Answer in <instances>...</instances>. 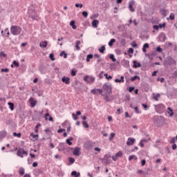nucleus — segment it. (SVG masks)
I'll list each match as a JSON object with an SVG mask.
<instances>
[{"label":"nucleus","mask_w":177,"mask_h":177,"mask_svg":"<svg viewBox=\"0 0 177 177\" xmlns=\"http://www.w3.org/2000/svg\"><path fill=\"white\" fill-rule=\"evenodd\" d=\"M174 64H176V61L171 56L167 57L163 63L165 67H168V66H172Z\"/></svg>","instance_id":"obj_1"},{"label":"nucleus","mask_w":177,"mask_h":177,"mask_svg":"<svg viewBox=\"0 0 177 177\" xmlns=\"http://www.w3.org/2000/svg\"><path fill=\"white\" fill-rule=\"evenodd\" d=\"M10 32L12 35H20V34H21V27L19 26H12Z\"/></svg>","instance_id":"obj_2"},{"label":"nucleus","mask_w":177,"mask_h":177,"mask_svg":"<svg viewBox=\"0 0 177 177\" xmlns=\"http://www.w3.org/2000/svg\"><path fill=\"white\" fill-rule=\"evenodd\" d=\"M17 156H18V157H21V158H23V157H27V156H28V152L24 150V149L19 148L17 149Z\"/></svg>","instance_id":"obj_3"},{"label":"nucleus","mask_w":177,"mask_h":177,"mask_svg":"<svg viewBox=\"0 0 177 177\" xmlns=\"http://www.w3.org/2000/svg\"><path fill=\"white\" fill-rule=\"evenodd\" d=\"M101 160L104 165L111 164V156L110 154H105L104 158Z\"/></svg>","instance_id":"obj_4"},{"label":"nucleus","mask_w":177,"mask_h":177,"mask_svg":"<svg viewBox=\"0 0 177 177\" xmlns=\"http://www.w3.org/2000/svg\"><path fill=\"white\" fill-rule=\"evenodd\" d=\"M103 91H105V92L110 96L111 93H113V88L111 86L107 84V83H105L102 86Z\"/></svg>","instance_id":"obj_5"},{"label":"nucleus","mask_w":177,"mask_h":177,"mask_svg":"<svg viewBox=\"0 0 177 177\" xmlns=\"http://www.w3.org/2000/svg\"><path fill=\"white\" fill-rule=\"evenodd\" d=\"M83 80L85 83L92 85V84L95 82V78L86 75L84 77Z\"/></svg>","instance_id":"obj_6"},{"label":"nucleus","mask_w":177,"mask_h":177,"mask_svg":"<svg viewBox=\"0 0 177 177\" xmlns=\"http://www.w3.org/2000/svg\"><path fill=\"white\" fill-rule=\"evenodd\" d=\"M155 110L157 113L161 114L165 111V105L163 104H158L155 106Z\"/></svg>","instance_id":"obj_7"},{"label":"nucleus","mask_w":177,"mask_h":177,"mask_svg":"<svg viewBox=\"0 0 177 177\" xmlns=\"http://www.w3.org/2000/svg\"><path fill=\"white\" fill-rule=\"evenodd\" d=\"M95 142L92 140L86 141L84 143V147L85 149H87L88 150L92 149L93 147H95Z\"/></svg>","instance_id":"obj_8"},{"label":"nucleus","mask_w":177,"mask_h":177,"mask_svg":"<svg viewBox=\"0 0 177 177\" xmlns=\"http://www.w3.org/2000/svg\"><path fill=\"white\" fill-rule=\"evenodd\" d=\"M29 17L32 19V20H38V15H37V12H35V10H29Z\"/></svg>","instance_id":"obj_9"},{"label":"nucleus","mask_w":177,"mask_h":177,"mask_svg":"<svg viewBox=\"0 0 177 177\" xmlns=\"http://www.w3.org/2000/svg\"><path fill=\"white\" fill-rule=\"evenodd\" d=\"M159 42H165L167 39V35L164 32H161L158 36Z\"/></svg>","instance_id":"obj_10"},{"label":"nucleus","mask_w":177,"mask_h":177,"mask_svg":"<svg viewBox=\"0 0 177 177\" xmlns=\"http://www.w3.org/2000/svg\"><path fill=\"white\" fill-rule=\"evenodd\" d=\"M134 5H135V1L131 0L129 2V9L130 12H135V8H133Z\"/></svg>","instance_id":"obj_11"},{"label":"nucleus","mask_w":177,"mask_h":177,"mask_svg":"<svg viewBox=\"0 0 177 177\" xmlns=\"http://www.w3.org/2000/svg\"><path fill=\"white\" fill-rule=\"evenodd\" d=\"M135 142H136L135 138H129L127 142V146H132L134 145Z\"/></svg>","instance_id":"obj_12"},{"label":"nucleus","mask_w":177,"mask_h":177,"mask_svg":"<svg viewBox=\"0 0 177 177\" xmlns=\"http://www.w3.org/2000/svg\"><path fill=\"white\" fill-rule=\"evenodd\" d=\"M64 145V142L59 143V146L57 147L59 151H64V150L66 149Z\"/></svg>","instance_id":"obj_13"},{"label":"nucleus","mask_w":177,"mask_h":177,"mask_svg":"<svg viewBox=\"0 0 177 177\" xmlns=\"http://www.w3.org/2000/svg\"><path fill=\"white\" fill-rule=\"evenodd\" d=\"M29 103L30 104L31 107H35V106H37V100H34V97H32L29 99Z\"/></svg>","instance_id":"obj_14"},{"label":"nucleus","mask_w":177,"mask_h":177,"mask_svg":"<svg viewBox=\"0 0 177 177\" xmlns=\"http://www.w3.org/2000/svg\"><path fill=\"white\" fill-rule=\"evenodd\" d=\"M133 68H139L142 67V64L138 62L136 60L133 61Z\"/></svg>","instance_id":"obj_15"},{"label":"nucleus","mask_w":177,"mask_h":177,"mask_svg":"<svg viewBox=\"0 0 177 177\" xmlns=\"http://www.w3.org/2000/svg\"><path fill=\"white\" fill-rule=\"evenodd\" d=\"M62 81L66 85L70 84V77H66V76L62 77Z\"/></svg>","instance_id":"obj_16"},{"label":"nucleus","mask_w":177,"mask_h":177,"mask_svg":"<svg viewBox=\"0 0 177 177\" xmlns=\"http://www.w3.org/2000/svg\"><path fill=\"white\" fill-rule=\"evenodd\" d=\"M150 48V46L149 45V43H145L144 45H143V47H142V52L144 53H146V52H147V49H149Z\"/></svg>","instance_id":"obj_17"},{"label":"nucleus","mask_w":177,"mask_h":177,"mask_svg":"<svg viewBox=\"0 0 177 177\" xmlns=\"http://www.w3.org/2000/svg\"><path fill=\"white\" fill-rule=\"evenodd\" d=\"M80 150H81L80 147H75L73 151V154L74 156H80Z\"/></svg>","instance_id":"obj_18"},{"label":"nucleus","mask_w":177,"mask_h":177,"mask_svg":"<svg viewBox=\"0 0 177 177\" xmlns=\"http://www.w3.org/2000/svg\"><path fill=\"white\" fill-rule=\"evenodd\" d=\"M91 24L94 28H97V26H99V20L93 19Z\"/></svg>","instance_id":"obj_19"},{"label":"nucleus","mask_w":177,"mask_h":177,"mask_svg":"<svg viewBox=\"0 0 177 177\" xmlns=\"http://www.w3.org/2000/svg\"><path fill=\"white\" fill-rule=\"evenodd\" d=\"M39 71H40L41 74H46V68L44 66L39 67Z\"/></svg>","instance_id":"obj_20"},{"label":"nucleus","mask_w":177,"mask_h":177,"mask_svg":"<svg viewBox=\"0 0 177 177\" xmlns=\"http://www.w3.org/2000/svg\"><path fill=\"white\" fill-rule=\"evenodd\" d=\"M124 82H125V80H124V76H121L120 79H115V82L119 83V84L124 83Z\"/></svg>","instance_id":"obj_21"},{"label":"nucleus","mask_w":177,"mask_h":177,"mask_svg":"<svg viewBox=\"0 0 177 177\" xmlns=\"http://www.w3.org/2000/svg\"><path fill=\"white\" fill-rule=\"evenodd\" d=\"M80 45H81V41L77 40L75 46L76 48V50H81V47H80Z\"/></svg>","instance_id":"obj_22"},{"label":"nucleus","mask_w":177,"mask_h":177,"mask_svg":"<svg viewBox=\"0 0 177 177\" xmlns=\"http://www.w3.org/2000/svg\"><path fill=\"white\" fill-rule=\"evenodd\" d=\"M71 176L80 177L81 174L80 172H77V171H73L71 172Z\"/></svg>","instance_id":"obj_23"},{"label":"nucleus","mask_w":177,"mask_h":177,"mask_svg":"<svg viewBox=\"0 0 177 177\" xmlns=\"http://www.w3.org/2000/svg\"><path fill=\"white\" fill-rule=\"evenodd\" d=\"M71 140H74V138L70 137L69 138L66 139V143H67L68 146H71L73 145V142H71Z\"/></svg>","instance_id":"obj_24"},{"label":"nucleus","mask_w":177,"mask_h":177,"mask_svg":"<svg viewBox=\"0 0 177 177\" xmlns=\"http://www.w3.org/2000/svg\"><path fill=\"white\" fill-rule=\"evenodd\" d=\"M34 172L37 174V175H39L41 174H43L44 170L42 169V168L40 169H35L34 170Z\"/></svg>","instance_id":"obj_25"},{"label":"nucleus","mask_w":177,"mask_h":177,"mask_svg":"<svg viewBox=\"0 0 177 177\" xmlns=\"http://www.w3.org/2000/svg\"><path fill=\"white\" fill-rule=\"evenodd\" d=\"M40 48H46L48 46V41H44L39 43Z\"/></svg>","instance_id":"obj_26"},{"label":"nucleus","mask_w":177,"mask_h":177,"mask_svg":"<svg viewBox=\"0 0 177 177\" xmlns=\"http://www.w3.org/2000/svg\"><path fill=\"white\" fill-rule=\"evenodd\" d=\"M70 26L73 30H77V26H75V21L73 20L70 22Z\"/></svg>","instance_id":"obj_27"},{"label":"nucleus","mask_w":177,"mask_h":177,"mask_svg":"<svg viewBox=\"0 0 177 177\" xmlns=\"http://www.w3.org/2000/svg\"><path fill=\"white\" fill-rule=\"evenodd\" d=\"M136 80H138V81H140V77H139L138 75H135V76L131 77V79H130L131 82H133V81H136Z\"/></svg>","instance_id":"obj_28"},{"label":"nucleus","mask_w":177,"mask_h":177,"mask_svg":"<svg viewBox=\"0 0 177 177\" xmlns=\"http://www.w3.org/2000/svg\"><path fill=\"white\" fill-rule=\"evenodd\" d=\"M8 104L11 111H13V110H15V104L11 102H9Z\"/></svg>","instance_id":"obj_29"},{"label":"nucleus","mask_w":177,"mask_h":177,"mask_svg":"<svg viewBox=\"0 0 177 177\" xmlns=\"http://www.w3.org/2000/svg\"><path fill=\"white\" fill-rule=\"evenodd\" d=\"M38 134H34V133H30V138H32L34 139L33 140H38Z\"/></svg>","instance_id":"obj_30"},{"label":"nucleus","mask_w":177,"mask_h":177,"mask_svg":"<svg viewBox=\"0 0 177 177\" xmlns=\"http://www.w3.org/2000/svg\"><path fill=\"white\" fill-rule=\"evenodd\" d=\"M167 110H169V111H167V113H168V114H169V116L172 117L174 115V111L172 110V108L168 107Z\"/></svg>","instance_id":"obj_31"},{"label":"nucleus","mask_w":177,"mask_h":177,"mask_svg":"<svg viewBox=\"0 0 177 177\" xmlns=\"http://www.w3.org/2000/svg\"><path fill=\"white\" fill-rule=\"evenodd\" d=\"M146 142H147V140H146V139L141 140L140 143H139L140 147H145V144L144 143Z\"/></svg>","instance_id":"obj_32"},{"label":"nucleus","mask_w":177,"mask_h":177,"mask_svg":"<svg viewBox=\"0 0 177 177\" xmlns=\"http://www.w3.org/2000/svg\"><path fill=\"white\" fill-rule=\"evenodd\" d=\"M91 59H93V55H92V54H88V55H87V56H86V62H91Z\"/></svg>","instance_id":"obj_33"},{"label":"nucleus","mask_w":177,"mask_h":177,"mask_svg":"<svg viewBox=\"0 0 177 177\" xmlns=\"http://www.w3.org/2000/svg\"><path fill=\"white\" fill-rule=\"evenodd\" d=\"M99 52L100 53H104V50H106V46H102L99 49Z\"/></svg>","instance_id":"obj_34"},{"label":"nucleus","mask_w":177,"mask_h":177,"mask_svg":"<svg viewBox=\"0 0 177 177\" xmlns=\"http://www.w3.org/2000/svg\"><path fill=\"white\" fill-rule=\"evenodd\" d=\"M68 161H69V165H71L72 164H74V162H75V159H74V158L73 157H69Z\"/></svg>","instance_id":"obj_35"},{"label":"nucleus","mask_w":177,"mask_h":177,"mask_svg":"<svg viewBox=\"0 0 177 177\" xmlns=\"http://www.w3.org/2000/svg\"><path fill=\"white\" fill-rule=\"evenodd\" d=\"M59 56H61V57H64V59H67V53H66V51L60 53Z\"/></svg>","instance_id":"obj_36"},{"label":"nucleus","mask_w":177,"mask_h":177,"mask_svg":"<svg viewBox=\"0 0 177 177\" xmlns=\"http://www.w3.org/2000/svg\"><path fill=\"white\" fill-rule=\"evenodd\" d=\"M5 136H6V131H0V139H3V138H5Z\"/></svg>","instance_id":"obj_37"},{"label":"nucleus","mask_w":177,"mask_h":177,"mask_svg":"<svg viewBox=\"0 0 177 177\" xmlns=\"http://www.w3.org/2000/svg\"><path fill=\"white\" fill-rule=\"evenodd\" d=\"M19 175H21V176H23V175H24V168L23 167L19 168Z\"/></svg>","instance_id":"obj_38"},{"label":"nucleus","mask_w":177,"mask_h":177,"mask_svg":"<svg viewBox=\"0 0 177 177\" xmlns=\"http://www.w3.org/2000/svg\"><path fill=\"white\" fill-rule=\"evenodd\" d=\"M109 59H111V60H112V62H117V59H115L113 54L109 55Z\"/></svg>","instance_id":"obj_39"},{"label":"nucleus","mask_w":177,"mask_h":177,"mask_svg":"<svg viewBox=\"0 0 177 177\" xmlns=\"http://www.w3.org/2000/svg\"><path fill=\"white\" fill-rule=\"evenodd\" d=\"M160 15L163 16V17H167V10H160Z\"/></svg>","instance_id":"obj_40"},{"label":"nucleus","mask_w":177,"mask_h":177,"mask_svg":"<svg viewBox=\"0 0 177 177\" xmlns=\"http://www.w3.org/2000/svg\"><path fill=\"white\" fill-rule=\"evenodd\" d=\"M138 160V158L136 157V156L135 155H131L129 157V161H132V160Z\"/></svg>","instance_id":"obj_41"},{"label":"nucleus","mask_w":177,"mask_h":177,"mask_svg":"<svg viewBox=\"0 0 177 177\" xmlns=\"http://www.w3.org/2000/svg\"><path fill=\"white\" fill-rule=\"evenodd\" d=\"M114 136H115V133H111L109 136V142H111L113 139H114Z\"/></svg>","instance_id":"obj_42"},{"label":"nucleus","mask_w":177,"mask_h":177,"mask_svg":"<svg viewBox=\"0 0 177 177\" xmlns=\"http://www.w3.org/2000/svg\"><path fill=\"white\" fill-rule=\"evenodd\" d=\"M114 42H115V39H111L109 42V46H113Z\"/></svg>","instance_id":"obj_43"},{"label":"nucleus","mask_w":177,"mask_h":177,"mask_svg":"<svg viewBox=\"0 0 177 177\" xmlns=\"http://www.w3.org/2000/svg\"><path fill=\"white\" fill-rule=\"evenodd\" d=\"M158 97H161V95H160V93H158L157 95H154L153 99L156 102H158Z\"/></svg>","instance_id":"obj_44"},{"label":"nucleus","mask_w":177,"mask_h":177,"mask_svg":"<svg viewBox=\"0 0 177 177\" xmlns=\"http://www.w3.org/2000/svg\"><path fill=\"white\" fill-rule=\"evenodd\" d=\"M49 58L50 59V60H52L53 62H55V54L53 53H50L49 55Z\"/></svg>","instance_id":"obj_45"},{"label":"nucleus","mask_w":177,"mask_h":177,"mask_svg":"<svg viewBox=\"0 0 177 177\" xmlns=\"http://www.w3.org/2000/svg\"><path fill=\"white\" fill-rule=\"evenodd\" d=\"M82 124L84 127V128H89V124H88V122H86V121L84 120L82 122Z\"/></svg>","instance_id":"obj_46"},{"label":"nucleus","mask_w":177,"mask_h":177,"mask_svg":"<svg viewBox=\"0 0 177 177\" xmlns=\"http://www.w3.org/2000/svg\"><path fill=\"white\" fill-rule=\"evenodd\" d=\"M104 75L106 80H113V77L111 75H109L107 73H104Z\"/></svg>","instance_id":"obj_47"},{"label":"nucleus","mask_w":177,"mask_h":177,"mask_svg":"<svg viewBox=\"0 0 177 177\" xmlns=\"http://www.w3.org/2000/svg\"><path fill=\"white\" fill-rule=\"evenodd\" d=\"M5 32H7V35L6 36V38H9L10 35V32H9V28H6V30H5Z\"/></svg>","instance_id":"obj_48"},{"label":"nucleus","mask_w":177,"mask_h":177,"mask_svg":"<svg viewBox=\"0 0 177 177\" xmlns=\"http://www.w3.org/2000/svg\"><path fill=\"white\" fill-rule=\"evenodd\" d=\"M13 136H17V138H21V133H13Z\"/></svg>","instance_id":"obj_49"},{"label":"nucleus","mask_w":177,"mask_h":177,"mask_svg":"<svg viewBox=\"0 0 177 177\" xmlns=\"http://www.w3.org/2000/svg\"><path fill=\"white\" fill-rule=\"evenodd\" d=\"M158 26H159V28H165V27L167 26V24L165 23L160 24Z\"/></svg>","instance_id":"obj_50"},{"label":"nucleus","mask_w":177,"mask_h":177,"mask_svg":"<svg viewBox=\"0 0 177 177\" xmlns=\"http://www.w3.org/2000/svg\"><path fill=\"white\" fill-rule=\"evenodd\" d=\"M91 93H93V95H97V89L93 88L91 90Z\"/></svg>","instance_id":"obj_51"},{"label":"nucleus","mask_w":177,"mask_h":177,"mask_svg":"<svg viewBox=\"0 0 177 177\" xmlns=\"http://www.w3.org/2000/svg\"><path fill=\"white\" fill-rule=\"evenodd\" d=\"M12 64H13L14 66H15V67H17V68L20 67V64H19V62H17V61H14V62H12Z\"/></svg>","instance_id":"obj_52"},{"label":"nucleus","mask_w":177,"mask_h":177,"mask_svg":"<svg viewBox=\"0 0 177 177\" xmlns=\"http://www.w3.org/2000/svg\"><path fill=\"white\" fill-rule=\"evenodd\" d=\"M104 100H105L106 102H111V100H110V98H109V94H108V95H106L104 97Z\"/></svg>","instance_id":"obj_53"},{"label":"nucleus","mask_w":177,"mask_h":177,"mask_svg":"<svg viewBox=\"0 0 177 177\" xmlns=\"http://www.w3.org/2000/svg\"><path fill=\"white\" fill-rule=\"evenodd\" d=\"M116 157L118 158V157H122V151H118L115 153Z\"/></svg>","instance_id":"obj_54"},{"label":"nucleus","mask_w":177,"mask_h":177,"mask_svg":"<svg viewBox=\"0 0 177 177\" xmlns=\"http://www.w3.org/2000/svg\"><path fill=\"white\" fill-rule=\"evenodd\" d=\"M82 15L83 17H84L85 19H86V17H88V12H86V11H83L82 12Z\"/></svg>","instance_id":"obj_55"},{"label":"nucleus","mask_w":177,"mask_h":177,"mask_svg":"<svg viewBox=\"0 0 177 177\" xmlns=\"http://www.w3.org/2000/svg\"><path fill=\"white\" fill-rule=\"evenodd\" d=\"M97 92H98L99 95H102V96H104V95H103V90L100 88H97Z\"/></svg>","instance_id":"obj_56"},{"label":"nucleus","mask_w":177,"mask_h":177,"mask_svg":"<svg viewBox=\"0 0 177 177\" xmlns=\"http://www.w3.org/2000/svg\"><path fill=\"white\" fill-rule=\"evenodd\" d=\"M71 74L72 77H75V75H77V71L72 70Z\"/></svg>","instance_id":"obj_57"},{"label":"nucleus","mask_w":177,"mask_h":177,"mask_svg":"<svg viewBox=\"0 0 177 177\" xmlns=\"http://www.w3.org/2000/svg\"><path fill=\"white\" fill-rule=\"evenodd\" d=\"M169 19L170 20H175V14L174 13L170 14Z\"/></svg>","instance_id":"obj_58"},{"label":"nucleus","mask_w":177,"mask_h":177,"mask_svg":"<svg viewBox=\"0 0 177 177\" xmlns=\"http://www.w3.org/2000/svg\"><path fill=\"white\" fill-rule=\"evenodd\" d=\"M133 91H135V86H130L129 88V92H130V93H132V92H133Z\"/></svg>","instance_id":"obj_59"},{"label":"nucleus","mask_w":177,"mask_h":177,"mask_svg":"<svg viewBox=\"0 0 177 177\" xmlns=\"http://www.w3.org/2000/svg\"><path fill=\"white\" fill-rule=\"evenodd\" d=\"M75 8H82L84 5H82V3H76L75 5Z\"/></svg>","instance_id":"obj_60"},{"label":"nucleus","mask_w":177,"mask_h":177,"mask_svg":"<svg viewBox=\"0 0 177 177\" xmlns=\"http://www.w3.org/2000/svg\"><path fill=\"white\" fill-rule=\"evenodd\" d=\"M1 73H9V68H1Z\"/></svg>","instance_id":"obj_61"},{"label":"nucleus","mask_w":177,"mask_h":177,"mask_svg":"<svg viewBox=\"0 0 177 177\" xmlns=\"http://www.w3.org/2000/svg\"><path fill=\"white\" fill-rule=\"evenodd\" d=\"M131 46H132L133 48H138V44H136V42H135V41H133V42L131 43Z\"/></svg>","instance_id":"obj_62"},{"label":"nucleus","mask_w":177,"mask_h":177,"mask_svg":"<svg viewBox=\"0 0 177 177\" xmlns=\"http://www.w3.org/2000/svg\"><path fill=\"white\" fill-rule=\"evenodd\" d=\"M72 116L73 117V120L75 121L78 120V115H77L75 113H72Z\"/></svg>","instance_id":"obj_63"},{"label":"nucleus","mask_w":177,"mask_h":177,"mask_svg":"<svg viewBox=\"0 0 177 177\" xmlns=\"http://www.w3.org/2000/svg\"><path fill=\"white\" fill-rule=\"evenodd\" d=\"M128 53H130L131 55H133V48H129Z\"/></svg>","instance_id":"obj_64"}]
</instances>
